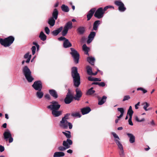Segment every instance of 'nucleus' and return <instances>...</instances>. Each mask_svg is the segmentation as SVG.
<instances>
[{
    "label": "nucleus",
    "instance_id": "f257e3e1",
    "mask_svg": "<svg viewBox=\"0 0 157 157\" xmlns=\"http://www.w3.org/2000/svg\"><path fill=\"white\" fill-rule=\"evenodd\" d=\"M71 75L73 79L74 86L75 87H78L81 83L80 78L76 67H74L72 68Z\"/></svg>",
    "mask_w": 157,
    "mask_h": 157
},
{
    "label": "nucleus",
    "instance_id": "f03ea898",
    "mask_svg": "<svg viewBox=\"0 0 157 157\" xmlns=\"http://www.w3.org/2000/svg\"><path fill=\"white\" fill-rule=\"evenodd\" d=\"M22 73L28 82H31L34 80V78L32 75V72L28 66H25L22 69Z\"/></svg>",
    "mask_w": 157,
    "mask_h": 157
},
{
    "label": "nucleus",
    "instance_id": "7ed1b4c3",
    "mask_svg": "<svg viewBox=\"0 0 157 157\" xmlns=\"http://www.w3.org/2000/svg\"><path fill=\"white\" fill-rule=\"evenodd\" d=\"M14 37L12 36H10L4 39H0V43L5 47L10 46L13 42Z\"/></svg>",
    "mask_w": 157,
    "mask_h": 157
},
{
    "label": "nucleus",
    "instance_id": "20e7f679",
    "mask_svg": "<svg viewBox=\"0 0 157 157\" xmlns=\"http://www.w3.org/2000/svg\"><path fill=\"white\" fill-rule=\"evenodd\" d=\"M71 52L70 54L73 58L74 61L76 64L78 63L79 59V54L78 52L74 48H70Z\"/></svg>",
    "mask_w": 157,
    "mask_h": 157
},
{
    "label": "nucleus",
    "instance_id": "39448f33",
    "mask_svg": "<svg viewBox=\"0 0 157 157\" xmlns=\"http://www.w3.org/2000/svg\"><path fill=\"white\" fill-rule=\"evenodd\" d=\"M114 4L118 6V10L121 12H123L126 10V8L124 6V4L120 0L116 1Z\"/></svg>",
    "mask_w": 157,
    "mask_h": 157
},
{
    "label": "nucleus",
    "instance_id": "423d86ee",
    "mask_svg": "<svg viewBox=\"0 0 157 157\" xmlns=\"http://www.w3.org/2000/svg\"><path fill=\"white\" fill-rule=\"evenodd\" d=\"M104 13V12L103 10V8L99 7L97 10H96L94 16L95 17L99 19L103 17Z\"/></svg>",
    "mask_w": 157,
    "mask_h": 157
},
{
    "label": "nucleus",
    "instance_id": "0eeeda50",
    "mask_svg": "<svg viewBox=\"0 0 157 157\" xmlns=\"http://www.w3.org/2000/svg\"><path fill=\"white\" fill-rule=\"evenodd\" d=\"M32 86L35 90L37 91H41L42 88V84L40 80L35 81Z\"/></svg>",
    "mask_w": 157,
    "mask_h": 157
},
{
    "label": "nucleus",
    "instance_id": "6e6552de",
    "mask_svg": "<svg viewBox=\"0 0 157 157\" xmlns=\"http://www.w3.org/2000/svg\"><path fill=\"white\" fill-rule=\"evenodd\" d=\"M73 99V96L71 94L70 90H68V92L64 100L65 103L66 104H69L72 101Z\"/></svg>",
    "mask_w": 157,
    "mask_h": 157
},
{
    "label": "nucleus",
    "instance_id": "1a4fd4ad",
    "mask_svg": "<svg viewBox=\"0 0 157 157\" xmlns=\"http://www.w3.org/2000/svg\"><path fill=\"white\" fill-rule=\"evenodd\" d=\"M3 136L4 139H6V141H7L8 139H9V143H11L13 141V139L12 137L11 134L10 132H5L3 133Z\"/></svg>",
    "mask_w": 157,
    "mask_h": 157
},
{
    "label": "nucleus",
    "instance_id": "9d476101",
    "mask_svg": "<svg viewBox=\"0 0 157 157\" xmlns=\"http://www.w3.org/2000/svg\"><path fill=\"white\" fill-rule=\"evenodd\" d=\"M75 92L76 94L75 96L73 97V98L75 100L78 101L82 95V93L81 90L78 88L76 89Z\"/></svg>",
    "mask_w": 157,
    "mask_h": 157
},
{
    "label": "nucleus",
    "instance_id": "9b49d317",
    "mask_svg": "<svg viewBox=\"0 0 157 157\" xmlns=\"http://www.w3.org/2000/svg\"><path fill=\"white\" fill-rule=\"evenodd\" d=\"M96 10V8H93L91 9L88 12V13L87 15V21H89L92 17L93 14H94L95 11Z\"/></svg>",
    "mask_w": 157,
    "mask_h": 157
},
{
    "label": "nucleus",
    "instance_id": "f8f14e48",
    "mask_svg": "<svg viewBox=\"0 0 157 157\" xmlns=\"http://www.w3.org/2000/svg\"><path fill=\"white\" fill-rule=\"evenodd\" d=\"M96 33L95 32H91L88 36V39L87 41V43L88 44L90 43L93 40L96 36Z\"/></svg>",
    "mask_w": 157,
    "mask_h": 157
},
{
    "label": "nucleus",
    "instance_id": "ddd939ff",
    "mask_svg": "<svg viewBox=\"0 0 157 157\" xmlns=\"http://www.w3.org/2000/svg\"><path fill=\"white\" fill-rule=\"evenodd\" d=\"M52 110V113L53 115L55 117H58L62 114V111H59L58 109H50Z\"/></svg>",
    "mask_w": 157,
    "mask_h": 157
},
{
    "label": "nucleus",
    "instance_id": "4468645a",
    "mask_svg": "<svg viewBox=\"0 0 157 157\" xmlns=\"http://www.w3.org/2000/svg\"><path fill=\"white\" fill-rule=\"evenodd\" d=\"M86 31V28L83 26H80L77 29V33L80 35H83Z\"/></svg>",
    "mask_w": 157,
    "mask_h": 157
},
{
    "label": "nucleus",
    "instance_id": "2eb2a0df",
    "mask_svg": "<svg viewBox=\"0 0 157 157\" xmlns=\"http://www.w3.org/2000/svg\"><path fill=\"white\" fill-rule=\"evenodd\" d=\"M120 151H119V155L121 157H123L124 156V152L123 150V146L120 142L116 143Z\"/></svg>",
    "mask_w": 157,
    "mask_h": 157
},
{
    "label": "nucleus",
    "instance_id": "dca6fc26",
    "mask_svg": "<svg viewBox=\"0 0 157 157\" xmlns=\"http://www.w3.org/2000/svg\"><path fill=\"white\" fill-rule=\"evenodd\" d=\"M63 145L64 146V147H63V146H60L58 148L59 150L60 151H64L66 149L69 148L70 147V145H69L66 142V141H63Z\"/></svg>",
    "mask_w": 157,
    "mask_h": 157
},
{
    "label": "nucleus",
    "instance_id": "f3484780",
    "mask_svg": "<svg viewBox=\"0 0 157 157\" xmlns=\"http://www.w3.org/2000/svg\"><path fill=\"white\" fill-rule=\"evenodd\" d=\"M67 120H64L63 121H62V119L60 122V126L63 128V129H66L68 128V123Z\"/></svg>",
    "mask_w": 157,
    "mask_h": 157
},
{
    "label": "nucleus",
    "instance_id": "a211bd4d",
    "mask_svg": "<svg viewBox=\"0 0 157 157\" xmlns=\"http://www.w3.org/2000/svg\"><path fill=\"white\" fill-rule=\"evenodd\" d=\"M49 93L51 96L54 98L56 99L58 97V95L56 91L54 89H50L49 90Z\"/></svg>",
    "mask_w": 157,
    "mask_h": 157
},
{
    "label": "nucleus",
    "instance_id": "6ab92c4d",
    "mask_svg": "<svg viewBox=\"0 0 157 157\" xmlns=\"http://www.w3.org/2000/svg\"><path fill=\"white\" fill-rule=\"evenodd\" d=\"M63 45L64 48H70L72 46V44L67 39L64 41Z\"/></svg>",
    "mask_w": 157,
    "mask_h": 157
},
{
    "label": "nucleus",
    "instance_id": "aec40b11",
    "mask_svg": "<svg viewBox=\"0 0 157 157\" xmlns=\"http://www.w3.org/2000/svg\"><path fill=\"white\" fill-rule=\"evenodd\" d=\"M101 24L100 21L99 20L95 21L93 24V28L92 30L96 31L98 30V26Z\"/></svg>",
    "mask_w": 157,
    "mask_h": 157
},
{
    "label": "nucleus",
    "instance_id": "412c9836",
    "mask_svg": "<svg viewBox=\"0 0 157 157\" xmlns=\"http://www.w3.org/2000/svg\"><path fill=\"white\" fill-rule=\"evenodd\" d=\"M107 98L106 96L104 95L101 98H98V104L100 105H103L106 101Z\"/></svg>",
    "mask_w": 157,
    "mask_h": 157
},
{
    "label": "nucleus",
    "instance_id": "4be33fe9",
    "mask_svg": "<svg viewBox=\"0 0 157 157\" xmlns=\"http://www.w3.org/2000/svg\"><path fill=\"white\" fill-rule=\"evenodd\" d=\"M30 52H28L25 54L24 56V58L25 59H27L25 61V62L27 63H29L32 57L31 55L29 54Z\"/></svg>",
    "mask_w": 157,
    "mask_h": 157
},
{
    "label": "nucleus",
    "instance_id": "5701e85b",
    "mask_svg": "<svg viewBox=\"0 0 157 157\" xmlns=\"http://www.w3.org/2000/svg\"><path fill=\"white\" fill-rule=\"evenodd\" d=\"M63 29V27L61 26L57 29L53 30L52 32V35L54 36H57L61 31Z\"/></svg>",
    "mask_w": 157,
    "mask_h": 157
},
{
    "label": "nucleus",
    "instance_id": "b1692460",
    "mask_svg": "<svg viewBox=\"0 0 157 157\" xmlns=\"http://www.w3.org/2000/svg\"><path fill=\"white\" fill-rule=\"evenodd\" d=\"M126 134L129 138V141L131 143H133L135 142V136L132 134L127 133Z\"/></svg>",
    "mask_w": 157,
    "mask_h": 157
},
{
    "label": "nucleus",
    "instance_id": "393cba45",
    "mask_svg": "<svg viewBox=\"0 0 157 157\" xmlns=\"http://www.w3.org/2000/svg\"><path fill=\"white\" fill-rule=\"evenodd\" d=\"M58 10L56 9H55L53 10L52 13V17L51 18H53L56 20L58 18Z\"/></svg>",
    "mask_w": 157,
    "mask_h": 157
},
{
    "label": "nucleus",
    "instance_id": "a878e982",
    "mask_svg": "<svg viewBox=\"0 0 157 157\" xmlns=\"http://www.w3.org/2000/svg\"><path fill=\"white\" fill-rule=\"evenodd\" d=\"M56 20L53 18L51 17L48 19V23L51 27H53L55 24Z\"/></svg>",
    "mask_w": 157,
    "mask_h": 157
},
{
    "label": "nucleus",
    "instance_id": "bb28decb",
    "mask_svg": "<svg viewBox=\"0 0 157 157\" xmlns=\"http://www.w3.org/2000/svg\"><path fill=\"white\" fill-rule=\"evenodd\" d=\"M72 27V22L71 21H69L66 24L64 28L68 30L71 29Z\"/></svg>",
    "mask_w": 157,
    "mask_h": 157
},
{
    "label": "nucleus",
    "instance_id": "cd10ccee",
    "mask_svg": "<svg viewBox=\"0 0 157 157\" xmlns=\"http://www.w3.org/2000/svg\"><path fill=\"white\" fill-rule=\"evenodd\" d=\"M39 37L41 40L44 41L46 40L47 36L43 31H41L39 36Z\"/></svg>",
    "mask_w": 157,
    "mask_h": 157
},
{
    "label": "nucleus",
    "instance_id": "c85d7f7f",
    "mask_svg": "<svg viewBox=\"0 0 157 157\" xmlns=\"http://www.w3.org/2000/svg\"><path fill=\"white\" fill-rule=\"evenodd\" d=\"M95 59L92 56L88 57L87 58V61L92 65H94Z\"/></svg>",
    "mask_w": 157,
    "mask_h": 157
},
{
    "label": "nucleus",
    "instance_id": "c756f323",
    "mask_svg": "<svg viewBox=\"0 0 157 157\" xmlns=\"http://www.w3.org/2000/svg\"><path fill=\"white\" fill-rule=\"evenodd\" d=\"M65 154L62 152H56L54 155V157H59L64 156Z\"/></svg>",
    "mask_w": 157,
    "mask_h": 157
},
{
    "label": "nucleus",
    "instance_id": "7c9ffc66",
    "mask_svg": "<svg viewBox=\"0 0 157 157\" xmlns=\"http://www.w3.org/2000/svg\"><path fill=\"white\" fill-rule=\"evenodd\" d=\"M61 9L62 10L65 12H67L69 11V9L68 7L64 4H63L62 5Z\"/></svg>",
    "mask_w": 157,
    "mask_h": 157
},
{
    "label": "nucleus",
    "instance_id": "2f4dec72",
    "mask_svg": "<svg viewBox=\"0 0 157 157\" xmlns=\"http://www.w3.org/2000/svg\"><path fill=\"white\" fill-rule=\"evenodd\" d=\"M91 109H81V111L82 115L88 113L91 111Z\"/></svg>",
    "mask_w": 157,
    "mask_h": 157
},
{
    "label": "nucleus",
    "instance_id": "473e14b6",
    "mask_svg": "<svg viewBox=\"0 0 157 157\" xmlns=\"http://www.w3.org/2000/svg\"><path fill=\"white\" fill-rule=\"evenodd\" d=\"M112 134L115 138L114 141L116 144L120 142V138L114 132H112Z\"/></svg>",
    "mask_w": 157,
    "mask_h": 157
},
{
    "label": "nucleus",
    "instance_id": "72a5a7b5",
    "mask_svg": "<svg viewBox=\"0 0 157 157\" xmlns=\"http://www.w3.org/2000/svg\"><path fill=\"white\" fill-rule=\"evenodd\" d=\"M51 103L52 104L53 108H60V105L59 104L57 101H53Z\"/></svg>",
    "mask_w": 157,
    "mask_h": 157
},
{
    "label": "nucleus",
    "instance_id": "f704fd0d",
    "mask_svg": "<svg viewBox=\"0 0 157 157\" xmlns=\"http://www.w3.org/2000/svg\"><path fill=\"white\" fill-rule=\"evenodd\" d=\"M36 96L38 98L41 99L43 97L44 93L43 92L41 91H38L36 92Z\"/></svg>",
    "mask_w": 157,
    "mask_h": 157
},
{
    "label": "nucleus",
    "instance_id": "c9c22d12",
    "mask_svg": "<svg viewBox=\"0 0 157 157\" xmlns=\"http://www.w3.org/2000/svg\"><path fill=\"white\" fill-rule=\"evenodd\" d=\"M71 115L74 117H81L82 115L79 112H75L72 113Z\"/></svg>",
    "mask_w": 157,
    "mask_h": 157
},
{
    "label": "nucleus",
    "instance_id": "e433bc0d",
    "mask_svg": "<svg viewBox=\"0 0 157 157\" xmlns=\"http://www.w3.org/2000/svg\"><path fill=\"white\" fill-rule=\"evenodd\" d=\"M66 132H67L66 133L64 132H63L62 133L68 139L70 138L71 137V133L69 131H66Z\"/></svg>",
    "mask_w": 157,
    "mask_h": 157
},
{
    "label": "nucleus",
    "instance_id": "4c0bfd02",
    "mask_svg": "<svg viewBox=\"0 0 157 157\" xmlns=\"http://www.w3.org/2000/svg\"><path fill=\"white\" fill-rule=\"evenodd\" d=\"M87 72L89 75H92L93 74L92 68L90 66H88L86 67Z\"/></svg>",
    "mask_w": 157,
    "mask_h": 157
},
{
    "label": "nucleus",
    "instance_id": "58836bf2",
    "mask_svg": "<svg viewBox=\"0 0 157 157\" xmlns=\"http://www.w3.org/2000/svg\"><path fill=\"white\" fill-rule=\"evenodd\" d=\"M117 110L121 113V114L119 116L117 117L118 118H121L123 116L124 112V109H117Z\"/></svg>",
    "mask_w": 157,
    "mask_h": 157
},
{
    "label": "nucleus",
    "instance_id": "ea45409f",
    "mask_svg": "<svg viewBox=\"0 0 157 157\" xmlns=\"http://www.w3.org/2000/svg\"><path fill=\"white\" fill-rule=\"evenodd\" d=\"M132 109H129L128 110L127 115H128L129 117L132 118V116L133 113V111Z\"/></svg>",
    "mask_w": 157,
    "mask_h": 157
},
{
    "label": "nucleus",
    "instance_id": "a19ab883",
    "mask_svg": "<svg viewBox=\"0 0 157 157\" xmlns=\"http://www.w3.org/2000/svg\"><path fill=\"white\" fill-rule=\"evenodd\" d=\"M70 115V113H67L65 115V116L62 118V121H64V120H67L69 119V117Z\"/></svg>",
    "mask_w": 157,
    "mask_h": 157
},
{
    "label": "nucleus",
    "instance_id": "79ce46f5",
    "mask_svg": "<svg viewBox=\"0 0 157 157\" xmlns=\"http://www.w3.org/2000/svg\"><path fill=\"white\" fill-rule=\"evenodd\" d=\"M68 30L63 27V29L62 32V36H65L67 34Z\"/></svg>",
    "mask_w": 157,
    "mask_h": 157
},
{
    "label": "nucleus",
    "instance_id": "37998d69",
    "mask_svg": "<svg viewBox=\"0 0 157 157\" xmlns=\"http://www.w3.org/2000/svg\"><path fill=\"white\" fill-rule=\"evenodd\" d=\"M95 92V90H88L86 92V94L87 95H91L93 94Z\"/></svg>",
    "mask_w": 157,
    "mask_h": 157
},
{
    "label": "nucleus",
    "instance_id": "c03bdc74",
    "mask_svg": "<svg viewBox=\"0 0 157 157\" xmlns=\"http://www.w3.org/2000/svg\"><path fill=\"white\" fill-rule=\"evenodd\" d=\"M137 90H141L144 94L147 93V90H146L144 89V88H142L141 87L138 88L137 89Z\"/></svg>",
    "mask_w": 157,
    "mask_h": 157
},
{
    "label": "nucleus",
    "instance_id": "a18cd8bd",
    "mask_svg": "<svg viewBox=\"0 0 157 157\" xmlns=\"http://www.w3.org/2000/svg\"><path fill=\"white\" fill-rule=\"evenodd\" d=\"M82 49L83 50L84 52H85L86 51H87V50H89V48L87 46L86 44H84L82 46Z\"/></svg>",
    "mask_w": 157,
    "mask_h": 157
},
{
    "label": "nucleus",
    "instance_id": "49530a36",
    "mask_svg": "<svg viewBox=\"0 0 157 157\" xmlns=\"http://www.w3.org/2000/svg\"><path fill=\"white\" fill-rule=\"evenodd\" d=\"M31 49L32 51L33 55H34L35 53V52H36V46H32V48H31Z\"/></svg>",
    "mask_w": 157,
    "mask_h": 157
},
{
    "label": "nucleus",
    "instance_id": "de8ad7c7",
    "mask_svg": "<svg viewBox=\"0 0 157 157\" xmlns=\"http://www.w3.org/2000/svg\"><path fill=\"white\" fill-rule=\"evenodd\" d=\"M44 30L47 34H49L50 32V29L48 27H46L45 28Z\"/></svg>",
    "mask_w": 157,
    "mask_h": 157
},
{
    "label": "nucleus",
    "instance_id": "09e8293b",
    "mask_svg": "<svg viewBox=\"0 0 157 157\" xmlns=\"http://www.w3.org/2000/svg\"><path fill=\"white\" fill-rule=\"evenodd\" d=\"M143 105H144L143 108H147L149 106V104L146 102L143 103Z\"/></svg>",
    "mask_w": 157,
    "mask_h": 157
},
{
    "label": "nucleus",
    "instance_id": "8fccbe9b",
    "mask_svg": "<svg viewBox=\"0 0 157 157\" xmlns=\"http://www.w3.org/2000/svg\"><path fill=\"white\" fill-rule=\"evenodd\" d=\"M66 142L69 145H71L72 144V141L69 139H67Z\"/></svg>",
    "mask_w": 157,
    "mask_h": 157
},
{
    "label": "nucleus",
    "instance_id": "3c124183",
    "mask_svg": "<svg viewBox=\"0 0 157 157\" xmlns=\"http://www.w3.org/2000/svg\"><path fill=\"white\" fill-rule=\"evenodd\" d=\"M130 98V97L129 95L125 96L124 97V98L123 99V101H124L126 100H128Z\"/></svg>",
    "mask_w": 157,
    "mask_h": 157
},
{
    "label": "nucleus",
    "instance_id": "603ef678",
    "mask_svg": "<svg viewBox=\"0 0 157 157\" xmlns=\"http://www.w3.org/2000/svg\"><path fill=\"white\" fill-rule=\"evenodd\" d=\"M136 120L138 122H141L142 121H144L145 119L144 118H142L141 120H140L138 117H136L135 118Z\"/></svg>",
    "mask_w": 157,
    "mask_h": 157
},
{
    "label": "nucleus",
    "instance_id": "864d4df0",
    "mask_svg": "<svg viewBox=\"0 0 157 157\" xmlns=\"http://www.w3.org/2000/svg\"><path fill=\"white\" fill-rule=\"evenodd\" d=\"M64 36H61L58 38V40L59 41H65L66 39H67Z\"/></svg>",
    "mask_w": 157,
    "mask_h": 157
},
{
    "label": "nucleus",
    "instance_id": "5fc2aeb1",
    "mask_svg": "<svg viewBox=\"0 0 157 157\" xmlns=\"http://www.w3.org/2000/svg\"><path fill=\"white\" fill-rule=\"evenodd\" d=\"M105 84L104 82H99L98 85L100 86L104 87L105 86Z\"/></svg>",
    "mask_w": 157,
    "mask_h": 157
},
{
    "label": "nucleus",
    "instance_id": "6e6d98bb",
    "mask_svg": "<svg viewBox=\"0 0 157 157\" xmlns=\"http://www.w3.org/2000/svg\"><path fill=\"white\" fill-rule=\"evenodd\" d=\"M94 78L92 77L91 76H90L88 77V80L90 81H94Z\"/></svg>",
    "mask_w": 157,
    "mask_h": 157
},
{
    "label": "nucleus",
    "instance_id": "4d7b16f0",
    "mask_svg": "<svg viewBox=\"0 0 157 157\" xmlns=\"http://www.w3.org/2000/svg\"><path fill=\"white\" fill-rule=\"evenodd\" d=\"M128 123L131 125H133V124L132 121V118L129 117L128 120Z\"/></svg>",
    "mask_w": 157,
    "mask_h": 157
},
{
    "label": "nucleus",
    "instance_id": "13d9d810",
    "mask_svg": "<svg viewBox=\"0 0 157 157\" xmlns=\"http://www.w3.org/2000/svg\"><path fill=\"white\" fill-rule=\"evenodd\" d=\"M4 147L3 146L0 145V151L1 152H2L4 150Z\"/></svg>",
    "mask_w": 157,
    "mask_h": 157
},
{
    "label": "nucleus",
    "instance_id": "bf43d9fd",
    "mask_svg": "<svg viewBox=\"0 0 157 157\" xmlns=\"http://www.w3.org/2000/svg\"><path fill=\"white\" fill-rule=\"evenodd\" d=\"M68 126H69V128L70 129H71L72 128V124L71 123L69 122L68 123Z\"/></svg>",
    "mask_w": 157,
    "mask_h": 157
},
{
    "label": "nucleus",
    "instance_id": "052dcab7",
    "mask_svg": "<svg viewBox=\"0 0 157 157\" xmlns=\"http://www.w3.org/2000/svg\"><path fill=\"white\" fill-rule=\"evenodd\" d=\"M101 80L98 78H94V81L97 82V81H101Z\"/></svg>",
    "mask_w": 157,
    "mask_h": 157
},
{
    "label": "nucleus",
    "instance_id": "680f3d73",
    "mask_svg": "<svg viewBox=\"0 0 157 157\" xmlns=\"http://www.w3.org/2000/svg\"><path fill=\"white\" fill-rule=\"evenodd\" d=\"M108 7H107V6H105V7L103 9V12H104L105 13V11H106L108 9Z\"/></svg>",
    "mask_w": 157,
    "mask_h": 157
},
{
    "label": "nucleus",
    "instance_id": "e2e57ef3",
    "mask_svg": "<svg viewBox=\"0 0 157 157\" xmlns=\"http://www.w3.org/2000/svg\"><path fill=\"white\" fill-rule=\"evenodd\" d=\"M45 97L46 98H47V99H50V96H49V95L48 94H46L45 95Z\"/></svg>",
    "mask_w": 157,
    "mask_h": 157
},
{
    "label": "nucleus",
    "instance_id": "0e129e2a",
    "mask_svg": "<svg viewBox=\"0 0 157 157\" xmlns=\"http://www.w3.org/2000/svg\"><path fill=\"white\" fill-rule=\"evenodd\" d=\"M140 102H138L135 105V108H138V106L140 105Z\"/></svg>",
    "mask_w": 157,
    "mask_h": 157
},
{
    "label": "nucleus",
    "instance_id": "69168bd1",
    "mask_svg": "<svg viewBox=\"0 0 157 157\" xmlns=\"http://www.w3.org/2000/svg\"><path fill=\"white\" fill-rule=\"evenodd\" d=\"M107 6V7H108V9H109V8H113V9H114V6H112L109 5V6Z\"/></svg>",
    "mask_w": 157,
    "mask_h": 157
},
{
    "label": "nucleus",
    "instance_id": "338daca9",
    "mask_svg": "<svg viewBox=\"0 0 157 157\" xmlns=\"http://www.w3.org/2000/svg\"><path fill=\"white\" fill-rule=\"evenodd\" d=\"M91 84L92 85H98L99 84V82H94L92 83Z\"/></svg>",
    "mask_w": 157,
    "mask_h": 157
},
{
    "label": "nucleus",
    "instance_id": "774afa93",
    "mask_svg": "<svg viewBox=\"0 0 157 157\" xmlns=\"http://www.w3.org/2000/svg\"><path fill=\"white\" fill-rule=\"evenodd\" d=\"M72 151L71 150L69 149L67 151V152L68 153L71 154L72 153Z\"/></svg>",
    "mask_w": 157,
    "mask_h": 157
}]
</instances>
